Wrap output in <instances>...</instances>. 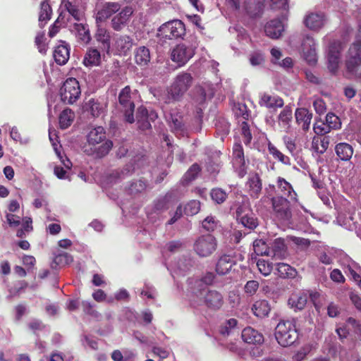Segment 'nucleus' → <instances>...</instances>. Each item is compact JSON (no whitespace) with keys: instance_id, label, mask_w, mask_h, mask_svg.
<instances>
[{"instance_id":"49","label":"nucleus","mask_w":361,"mask_h":361,"mask_svg":"<svg viewBox=\"0 0 361 361\" xmlns=\"http://www.w3.org/2000/svg\"><path fill=\"white\" fill-rule=\"evenodd\" d=\"M326 122L331 130L338 129L341 126L340 118L333 113L327 114L326 116Z\"/></svg>"},{"instance_id":"50","label":"nucleus","mask_w":361,"mask_h":361,"mask_svg":"<svg viewBox=\"0 0 361 361\" xmlns=\"http://www.w3.org/2000/svg\"><path fill=\"white\" fill-rule=\"evenodd\" d=\"M200 203L197 200H192L188 202L185 207V213L188 216H192L199 212Z\"/></svg>"},{"instance_id":"44","label":"nucleus","mask_w":361,"mask_h":361,"mask_svg":"<svg viewBox=\"0 0 361 361\" xmlns=\"http://www.w3.org/2000/svg\"><path fill=\"white\" fill-rule=\"evenodd\" d=\"M236 325V319H229L226 320L224 324H222V325L220 326L219 333L224 336H229L232 333Z\"/></svg>"},{"instance_id":"61","label":"nucleus","mask_w":361,"mask_h":361,"mask_svg":"<svg viewBox=\"0 0 361 361\" xmlns=\"http://www.w3.org/2000/svg\"><path fill=\"white\" fill-rule=\"evenodd\" d=\"M264 61L263 54L259 51H255L250 56V62L252 66H259Z\"/></svg>"},{"instance_id":"11","label":"nucleus","mask_w":361,"mask_h":361,"mask_svg":"<svg viewBox=\"0 0 361 361\" xmlns=\"http://www.w3.org/2000/svg\"><path fill=\"white\" fill-rule=\"evenodd\" d=\"M347 71H354L361 66V39H357L350 47L345 59Z\"/></svg>"},{"instance_id":"29","label":"nucleus","mask_w":361,"mask_h":361,"mask_svg":"<svg viewBox=\"0 0 361 361\" xmlns=\"http://www.w3.org/2000/svg\"><path fill=\"white\" fill-rule=\"evenodd\" d=\"M234 264L235 261L233 257L230 255H224L218 260L216 271L219 275L226 274Z\"/></svg>"},{"instance_id":"51","label":"nucleus","mask_w":361,"mask_h":361,"mask_svg":"<svg viewBox=\"0 0 361 361\" xmlns=\"http://www.w3.org/2000/svg\"><path fill=\"white\" fill-rule=\"evenodd\" d=\"M257 266L259 272L264 276L269 275L273 269L272 264L264 259H258Z\"/></svg>"},{"instance_id":"23","label":"nucleus","mask_w":361,"mask_h":361,"mask_svg":"<svg viewBox=\"0 0 361 361\" xmlns=\"http://www.w3.org/2000/svg\"><path fill=\"white\" fill-rule=\"evenodd\" d=\"M242 338L245 343L251 344H261L264 342L263 335L252 327H247L243 330Z\"/></svg>"},{"instance_id":"1","label":"nucleus","mask_w":361,"mask_h":361,"mask_svg":"<svg viewBox=\"0 0 361 361\" xmlns=\"http://www.w3.org/2000/svg\"><path fill=\"white\" fill-rule=\"evenodd\" d=\"M193 78L188 73H180L176 76L168 90L159 97L164 104L179 102L192 84Z\"/></svg>"},{"instance_id":"30","label":"nucleus","mask_w":361,"mask_h":361,"mask_svg":"<svg viewBox=\"0 0 361 361\" xmlns=\"http://www.w3.org/2000/svg\"><path fill=\"white\" fill-rule=\"evenodd\" d=\"M70 57V49L68 44H61L56 47L54 51V58L59 65H64Z\"/></svg>"},{"instance_id":"20","label":"nucleus","mask_w":361,"mask_h":361,"mask_svg":"<svg viewBox=\"0 0 361 361\" xmlns=\"http://www.w3.org/2000/svg\"><path fill=\"white\" fill-rule=\"evenodd\" d=\"M60 9L64 17L66 14L64 11H67L69 16H72L74 20L77 21L82 20L84 18L83 12L78 8V5L72 1L70 0H62L60 6Z\"/></svg>"},{"instance_id":"42","label":"nucleus","mask_w":361,"mask_h":361,"mask_svg":"<svg viewBox=\"0 0 361 361\" xmlns=\"http://www.w3.org/2000/svg\"><path fill=\"white\" fill-rule=\"evenodd\" d=\"M268 151L274 158L284 164H290L289 157L281 152L271 142H268Z\"/></svg>"},{"instance_id":"41","label":"nucleus","mask_w":361,"mask_h":361,"mask_svg":"<svg viewBox=\"0 0 361 361\" xmlns=\"http://www.w3.org/2000/svg\"><path fill=\"white\" fill-rule=\"evenodd\" d=\"M84 108L94 117L99 116L103 111V106L94 99H91L86 102Z\"/></svg>"},{"instance_id":"38","label":"nucleus","mask_w":361,"mask_h":361,"mask_svg":"<svg viewBox=\"0 0 361 361\" xmlns=\"http://www.w3.org/2000/svg\"><path fill=\"white\" fill-rule=\"evenodd\" d=\"M52 13V9L47 0H44L41 4L40 12L39 16V26L41 27L47 23L50 19Z\"/></svg>"},{"instance_id":"40","label":"nucleus","mask_w":361,"mask_h":361,"mask_svg":"<svg viewBox=\"0 0 361 361\" xmlns=\"http://www.w3.org/2000/svg\"><path fill=\"white\" fill-rule=\"evenodd\" d=\"M75 118V114L70 109H64L59 116V124L62 129L69 127Z\"/></svg>"},{"instance_id":"43","label":"nucleus","mask_w":361,"mask_h":361,"mask_svg":"<svg viewBox=\"0 0 361 361\" xmlns=\"http://www.w3.org/2000/svg\"><path fill=\"white\" fill-rule=\"evenodd\" d=\"M240 221L243 226L251 230L255 228L258 225L257 219L252 213L240 216Z\"/></svg>"},{"instance_id":"6","label":"nucleus","mask_w":361,"mask_h":361,"mask_svg":"<svg viewBox=\"0 0 361 361\" xmlns=\"http://www.w3.org/2000/svg\"><path fill=\"white\" fill-rule=\"evenodd\" d=\"M217 245V240L214 235H202L195 240L193 250L200 257H208L216 251Z\"/></svg>"},{"instance_id":"60","label":"nucleus","mask_w":361,"mask_h":361,"mask_svg":"<svg viewBox=\"0 0 361 361\" xmlns=\"http://www.w3.org/2000/svg\"><path fill=\"white\" fill-rule=\"evenodd\" d=\"M259 288V283L257 281H248L245 286V292L250 295H253Z\"/></svg>"},{"instance_id":"55","label":"nucleus","mask_w":361,"mask_h":361,"mask_svg":"<svg viewBox=\"0 0 361 361\" xmlns=\"http://www.w3.org/2000/svg\"><path fill=\"white\" fill-rule=\"evenodd\" d=\"M73 257L67 252L59 254L55 257L54 261L57 264L66 265L73 262Z\"/></svg>"},{"instance_id":"54","label":"nucleus","mask_w":361,"mask_h":361,"mask_svg":"<svg viewBox=\"0 0 361 361\" xmlns=\"http://www.w3.org/2000/svg\"><path fill=\"white\" fill-rule=\"evenodd\" d=\"M218 221L212 216H207L202 223V227L207 231H213L217 226Z\"/></svg>"},{"instance_id":"64","label":"nucleus","mask_w":361,"mask_h":361,"mask_svg":"<svg viewBox=\"0 0 361 361\" xmlns=\"http://www.w3.org/2000/svg\"><path fill=\"white\" fill-rule=\"evenodd\" d=\"M82 343L85 347H89L92 350H97L98 348L97 341L87 336H84L83 338L82 339Z\"/></svg>"},{"instance_id":"17","label":"nucleus","mask_w":361,"mask_h":361,"mask_svg":"<svg viewBox=\"0 0 361 361\" xmlns=\"http://www.w3.org/2000/svg\"><path fill=\"white\" fill-rule=\"evenodd\" d=\"M247 191L252 198H258L262 188V180L257 173L250 174L245 184Z\"/></svg>"},{"instance_id":"5","label":"nucleus","mask_w":361,"mask_h":361,"mask_svg":"<svg viewBox=\"0 0 361 361\" xmlns=\"http://www.w3.org/2000/svg\"><path fill=\"white\" fill-rule=\"evenodd\" d=\"M269 200H271L275 216L281 221H289L292 216L290 205L291 200H288L282 196H277L271 199L267 196H264L260 200L259 202L264 204L268 202Z\"/></svg>"},{"instance_id":"2","label":"nucleus","mask_w":361,"mask_h":361,"mask_svg":"<svg viewBox=\"0 0 361 361\" xmlns=\"http://www.w3.org/2000/svg\"><path fill=\"white\" fill-rule=\"evenodd\" d=\"M190 301L194 307L204 305L209 309L219 310L224 304V297L220 292L200 283L198 288L192 291Z\"/></svg>"},{"instance_id":"16","label":"nucleus","mask_w":361,"mask_h":361,"mask_svg":"<svg viewBox=\"0 0 361 361\" xmlns=\"http://www.w3.org/2000/svg\"><path fill=\"white\" fill-rule=\"evenodd\" d=\"M118 3L106 2L101 8L97 7L96 23H101L120 10Z\"/></svg>"},{"instance_id":"46","label":"nucleus","mask_w":361,"mask_h":361,"mask_svg":"<svg viewBox=\"0 0 361 361\" xmlns=\"http://www.w3.org/2000/svg\"><path fill=\"white\" fill-rule=\"evenodd\" d=\"M166 118L169 123L170 124L171 128L173 130H180L183 127V120L182 118L178 115H173L171 114L168 116L166 115Z\"/></svg>"},{"instance_id":"12","label":"nucleus","mask_w":361,"mask_h":361,"mask_svg":"<svg viewBox=\"0 0 361 361\" xmlns=\"http://www.w3.org/2000/svg\"><path fill=\"white\" fill-rule=\"evenodd\" d=\"M342 49V44L338 40H334L329 46L327 53L328 68L332 73H335L338 68Z\"/></svg>"},{"instance_id":"48","label":"nucleus","mask_w":361,"mask_h":361,"mask_svg":"<svg viewBox=\"0 0 361 361\" xmlns=\"http://www.w3.org/2000/svg\"><path fill=\"white\" fill-rule=\"evenodd\" d=\"M210 196L214 202L217 204L223 203L227 198L226 192L221 188H214L210 192Z\"/></svg>"},{"instance_id":"24","label":"nucleus","mask_w":361,"mask_h":361,"mask_svg":"<svg viewBox=\"0 0 361 361\" xmlns=\"http://www.w3.org/2000/svg\"><path fill=\"white\" fill-rule=\"evenodd\" d=\"M308 300V295L305 292L293 293L288 299V305L295 310H302L305 308Z\"/></svg>"},{"instance_id":"35","label":"nucleus","mask_w":361,"mask_h":361,"mask_svg":"<svg viewBox=\"0 0 361 361\" xmlns=\"http://www.w3.org/2000/svg\"><path fill=\"white\" fill-rule=\"evenodd\" d=\"M101 61L100 52L95 48L89 49L83 59L85 66H98Z\"/></svg>"},{"instance_id":"4","label":"nucleus","mask_w":361,"mask_h":361,"mask_svg":"<svg viewBox=\"0 0 361 361\" xmlns=\"http://www.w3.org/2000/svg\"><path fill=\"white\" fill-rule=\"evenodd\" d=\"M275 337L279 344L286 347L293 344L298 338V333L295 322L281 321L275 329Z\"/></svg>"},{"instance_id":"10","label":"nucleus","mask_w":361,"mask_h":361,"mask_svg":"<svg viewBox=\"0 0 361 361\" xmlns=\"http://www.w3.org/2000/svg\"><path fill=\"white\" fill-rule=\"evenodd\" d=\"M119 104L121 106V111L123 112L125 119L127 122L133 123L135 121L133 112L135 104L130 94L129 86L125 87L118 95Z\"/></svg>"},{"instance_id":"32","label":"nucleus","mask_w":361,"mask_h":361,"mask_svg":"<svg viewBox=\"0 0 361 361\" xmlns=\"http://www.w3.org/2000/svg\"><path fill=\"white\" fill-rule=\"evenodd\" d=\"M269 256L276 258H282L286 255V245L283 239L276 238L269 247Z\"/></svg>"},{"instance_id":"25","label":"nucleus","mask_w":361,"mask_h":361,"mask_svg":"<svg viewBox=\"0 0 361 361\" xmlns=\"http://www.w3.org/2000/svg\"><path fill=\"white\" fill-rule=\"evenodd\" d=\"M292 120V109L289 106H286L278 116L279 125L285 132L289 133L291 130Z\"/></svg>"},{"instance_id":"28","label":"nucleus","mask_w":361,"mask_h":361,"mask_svg":"<svg viewBox=\"0 0 361 361\" xmlns=\"http://www.w3.org/2000/svg\"><path fill=\"white\" fill-rule=\"evenodd\" d=\"M277 188L281 196H285L292 201H297V194L292 185L284 178L279 177L277 179Z\"/></svg>"},{"instance_id":"19","label":"nucleus","mask_w":361,"mask_h":361,"mask_svg":"<svg viewBox=\"0 0 361 361\" xmlns=\"http://www.w3.org/2000/svg\"><path fill=\"white\" fill-rule=\"evenodd\" d=\"M295 117L296 123L302 130L307 132L310 128L312 113L305 108H298L295 110Z\"/></svg>"},{"instance_id":"34","label":"nucleus","mask_w":361,"mask_h":361,"mask_svg":"<svg viewBox=\"0 0 361 361\" xmlns=\"http://www.w3.org/2000/svg\"><path fill=\"white\" fill-rule=\"evenodd\" d=\"M133 46V39L128 35H118L115 38V47L121 54H126Z\"/></svg>"},{"instance_id":"15","label":"nucleus","mask_w":361,"mask_h":361,"mask_svg":"<svg viewBox=\"0 0 361 361\" xmlns=\"http://www.w3.org/2000/svg\"><path fill=\"white\" fill-rule=\"evenodd\" d=\"M133 8L130 6H126L118 14L111 19V27L116 31L121 30L128 23L131 15Z\"/></svg>"},{"instance_id":"37","label":"nucleus","mask_w":361,"mask_h":361,"mask_svg":"<svg viewBox=\"0 0 361 361\" xmlns=\"http://www.w3.org/2000/svg\"><path fill=\"white\" fill-rule=\"evenodd\" d=\"M150 61V53L148 48L140 47L135 51V61L140 66H146Z\"/></svg>"},{"instance_id":"3","label":"nucleus","mask_w":361,"mask_h":361,"mask_svg":"<svg viewBox=\"0 0 361 361\" xmlns=\"http://www.w3.org/2000/svg\"><path fill=\"white\" fill-rule=\"evenodd\" d=\"M87 142L92 145L96 157H102L106 155L113 147L111 140L106 139L104 129L98 126L92 129L87 135Z\"/></svg>"},{"instance_id":"58","label":"nucleus","mask_w":361,"mask_h":361,"mask_svg":"<svg viewBox=\"0 0 361 361\" xmlns=\"http://www.w3.org/2000/svg\"><path fill=\"white\" fill-rule=\"evenodd\" d=\"M66 23H67V22L64 20L63 14L62 13H61L59 14V16L58 17L57 20L55 21L54 25L49 30V35L51 37H53L59 32V25H58V24H60V25H61L62 24L66 25Z\"/></svg>"},{"instance_id":"21","label":"nucleus","mask_w":361,"mask_h":361,"mask_svg":"<svg viewBox=\"0 0 361 361\" xmlns=\"http://www.w3.org/2000/svg\"><path fill=\"white\" fill-rule=\"evenodd\" d=\"M71 32L75 34L78 40L81 43L88 44L91 40L89 26L86 23H74Z\"/></svg>"},{"instance_id":"33","label":"nucleus","mask_w":361,"mask_h":361,"mask_svg":"<svg viewBox=\"0 0 361 361\" xmlns=\"http://www.w3.org/2000/svg\"><path fill=\"white\" fill-rule=\"evenodd\" d=\"M335 151L338 157L342 161H348L353 154V147L346 142H340L336 145Z\"/></svg>"},{"instance_id":"18","label":"nucleus","mask_w":361,"mask_h":361,"mask_svg":"<svg viewBox=\"0 0 361 361\" xmlns=\"http://www.w3.org/2000/svg\"><path fill=\"white\" fill-rule=\"evenodd\" d=\"M304 22L307 28L317 31L323 27L326 18L322 13H310L306 16Z\"/></svg>"},{"instance_id":"26","label":"nucleus","mask_w":361,"mask_h":361,"mask_svg":"<svg viewBox=\"0 0 361 361\" xmlns=\"http://www.w3.org/2000/svg\"><path fill=\"white\" fill-rule=\"evenodd\" d=\"M259 104L268 109L280 108L283 105V100L277 95L264 93L260 97Z\"/></svg>"},{"instance_id":"62","label":"nucleus","mask_w":361,"mask_h":361,"mask_svg":"<svg viewBox=\"0 0 361 361\" xmlns=\"http://www.w3.org/2000/svg\"><path fill=\"white\" fill-rule=\"evenodd\" d=\"M269 6L272 10H279L287 8V0H269Z\"/></svg>"},{"instance_id":"45","label":"nucleus","mask_w":361,"mask_h":361,"mask_svg":"<svg viewBox=\"0 0 361 361\" xmlns=\"http://www.w3.org/2000/svg\"><path fill=\"white\" fill-rule=\"evenodd\" d=\"M254 251L257 255L269 256V247L262 240H256L253 243Z\"/></svg>"},{"instance_id":"39","label":"nucleus","mask_w":361,"mask_h":361,"mask_svg":"<svg viewBox=\"0 0 361 361\" xmlns=\"http://www.w3.org/2000/svg\"><path fill=\"white\" fill-rule=\"evenodd\" d=\"M276 270L279 276L281 278H294L296 276V270L286 263H278Z\"/></svg>"},{"instance_id":"57","label":"nucleus","mask_w":361,"mask_h":361,"mask_svg":"<svg viewBox=\"0 0 361 361\" xmlns=\"http://www.w3.org/2000/svg\"><path fill=\"white\" fill-rule=\"evenodd\" d=\"M147 117L150 118V120H154L157 118V114L154 111H151L150 114H148V111L145 107L140 106L137 109V120L138 118H146Z\"/></svg>"},{"instance_id":"59","label":"nucleus","mask_w":361,"mask_h":361,"mask_svg":"<svg viewBox=\"0 0 361 361\" xmlns=\"http://www.w3.org/2000/svg\"><path fill=\"white\" fill-rule=\"evenodd\" d=\"M313 106L317 114L322 115L326 111V106L322 99L317 98L313 102Z\"/></svg>"},{"instance_id":"27","label":"nucleus","mask_w":361,"mask_h":361,"mask_svg":"<svg viewBox=\"0 0 361 361\" xmlns=\"http://www.w3.org/2000/svg\"><path fill=\"white\" fill-rule=\"evenodd\" d=\"M283 31V25L278 19L269 21L264 27L266 35L272 39H278L281 35Z\"/></svg>"},{"instance_id":"47","label":"nucleus","mask_w":361,"mask_h":361,"mask_svg":"<svg viewBox=\"0 0 361 361\" xmlns=\"http://www.w3.org/2000/svg\"><path fill=\"white\" fill-rule=\"evenodd\" d=\"M192 98L197 104H203L207 98V94L204 89L201 86L195 87L193 90Z\"/></svg>"},{"instance_id":"56","label":"nucleus","mask_w":361,"mask_h":361,"mask_svg":"<svg viewBox=\"0 0 361 361\" xmlns=\"http://www.w3.org/2000/svg\"><path fill=\"white\" fill-rule=\"evenodd\" d=\"M313 130L317 135H325L330 132L331 129L326 122L317 121L314 124Z\"/></svg>"},{"instance_id":"7","label":"nucleus","mask_w":361,"mask_h":361,"mask_svg":"<svg viewBox=\"0 0 361 361\" xmlns=\"http://www.w3.org/2000/svg\"><path fill=\"white\" fill-rule=\"evenodd\" d=\"M196 44L185 42L177 44L171 53V59L178 66H184L195 54Z\"/></svg>"},{"instance_id":"52","label":"nucleus","mask_w":361,"mask_h":361,"mask_svg":"<svg viewBox=\"0 0 361 361\" xmlns=\"http://www.w3.org/2000/svg\"><path fill=\"white\" fill-rule=\"evenodd\" d=\"M146 186L147 185L145 182L142 180H139L133 182L130 184L128 190L131 194H136L143 192L145 190Z\"/></svg>"},{"instance_id":"31","label":"nucleus","mask_w":361,"mask_h":361,"mask_svg":"<svg viewBox=\"0 0 361 361\" xmlns=\"http://www.w3.org/2000/svg\"><path fill=\"white\" fill-rule=\"evenodd\" d=\"M134 172V167L132 164H127L123 169L114 171L109 176V181L116 183L121 181Z\"/></svg>"},{"instance_id":"9","label":"nucleus","mask_w":361,"mask_h":361,"mask_svg":"<svg viewBox=\"0 0 361 361\" xmlns=\"http://www.w3.org/2000/svg\"><path fill=\"white\" fill-rule=\"evenodd\" d=\"M185 34V25L180 20L166 22L159 28V35L169 39L182 38Z\"/></svg>"},{"instance_id":"13","label":"nucleus","mask_w":361,"mask_h":361,"mask_svg":"<svg viewBox=\"0 0 361 361\" xmlns=\"http://www.w3.org/2000/svg\"><path fill=\"white\" fill-rule=\"evenodd\" d=\"M232 162L238 176L243 177L246 173L248 161L245 159L243 149L240 143H235L233 145Z\"/></svg>"},{"instance_id":"63","label":"nucleus","mask_w":361,"mask_h":361,"mask_svg":"<svg viewBox=\"0 0 361 361\" xmlns=\"http://www.w3.org/2000/svg\"><path fill=\"white\" fill-rule=\"evenodd\" d=\"M242 134L244 137V142L249 144L252 140V135L249 129V126L246 122H243L241 124Z\"/></svg>"},{"instance_id":"22","label":"nucleus","mask_w":361,"mask_h":361,"mask_svg":"<svg viewBox=\"0 0 361 361\" xmlns=\"http://www.w3.org/2000/svg\"><path fill=\"white\" fill-rule=\"evenodd\" d=\"M97 42L100 44V47L106 51H109L111 47V35L109 30L97 24V29L94 35Z\"/></svg>"},{"instance_id":"36","label":"nucleus","mask_w":361,"mask_h":361,"mask_svg":"<svg viewBox=\"0 0 361 361\" xmlns=\"http://www.w3.org/2000/svg\"><path fill=\"white\" fill-rule=\"evenodd\" d=\"M271 310V307L268 301L265 300H258L255 302L252 307V311L258 317H267Z\"/></svg>"},{"instance_id":"53","label":"nucleus","mask_w":361,"mask_h":361,"mask_svg":"<svg viewBox=\"0 0 361 361\" xmlns=\"http://www.w3.org/2000/svg\"><path fill=\"white\" fill-rule=\"evenodd\" d=\"M200 171L199 165L195 164L187 171L184 175V180L186 182H190L193 180L197 176Z\"/></svg>"},{"instance_id":"8","label":"nucleus","mask_w":361,"mask_h":361,"mask_svg":"<svg viewBox=\"0 0 361 361\" xmlns=\"http://www.w3.org/2000/svg\"><path fill=\"white\" fill-rule=\"evenodd\" d=\"M78 81L73 78H68L60 90L61 99L66 104H73L80 95Z\"/></svg>"},{"instance_id":"14","label":"nucleus","mask_w":361,"mask_h":361,"mask_svg":"<svg viewBox=\"0 0 361 361\" xmlns=\"http://www.w3.org/2000/svg\"><path fill=\"white\" fill-rule=\"evenodd\" d=\"M315 42L313 37L306 35L302 42V54L304 59L310 64H314L317 61Z\"/></svg>"}]
</instances>
